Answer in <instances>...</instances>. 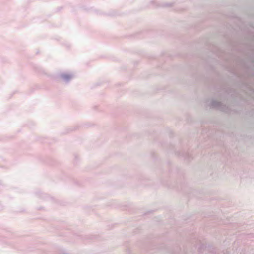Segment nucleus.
Wrapping results in <instances>:
<instances>
[{
  "label": "nucleus",
  "instance_id": "obj_1",
  "mask_svg": "<svg viewBox=\"0 0 254 254\" xmlns=\"http://www.w3.org/2000/svg\"><path fill=\"white\" fill-rule=\"evenodd\" d=\"M211 106L212 108H216L223 111H225V105L216 99H213L211 100Z\"/></svg>",
  "mask_w": 254,
  "mask_h": 254
},
{
  "label": "nucleus",
  "instance_id": "obj_2",
  "mask_svg": "<svg viewBox=\"0 0 254 254\" xmlns=\"http://www.w3.org/2000/svg\"><path fill=\"white\" fill-rule=\"evenodd\" d=\"M60 76L62 80L66 82L71 79L73 77L74 75L73 73L70 72H64L61 73Z\"/></svg>",
  "mask_w": 254,
  "mask_h": 254
}]
</instances>
